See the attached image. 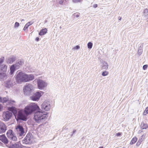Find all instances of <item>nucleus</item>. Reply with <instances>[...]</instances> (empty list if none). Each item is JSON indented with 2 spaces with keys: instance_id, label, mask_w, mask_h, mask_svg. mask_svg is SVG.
I'll use <instances>...</instances> for the list:
<instances>
[{
  "instance_id": "48",
  "label": "nucleus",
  "mask_w": 148,
  "mask_h": 148,
  "mask_svg": "<svg viewBox=\"0 0 148 148\" xmlns=\"http://www.w3.org/2000/svg\"><path fill=\"white\" fill-rule=\"evenodd\" d=\"M39 40V38L38 37H37L36 38V40L37 41H38Z\"/></svg>"
},
{
  "instance_id": "35",
  "label": "nucleus",
  "mask_w": 148,
  "mask_h": 148,
  "mask_svg": "<svg viewBox=\"0 0 148 148\" xmlns=\"http://www.w3.org/2000/svg\"><path fill=\"white\" fill-rule=\"evenodd\" d=\"M4 57H2L0 58V65L4 61Z\"/></svg>"
},
{
  "instance_id": "26",
  "label": "nucleus",
  "mask_w": 148,
  "mask_h": 148,
  "mask_svg": "<svg viewBox=\"0 0 148 148\" xmlns=\"http://www.w3.org/2000/svg\"><path fill=\"white\" fill-rule=\"evenodd\" d=\"M137 139L136 137L133 138L131 140L130 144L133 145L137 141Z\"/></svg>"
},
{
  "instance_id": "19",
  "label": "nucleus",
  "mask_w": 148,
  "mask_h": 148,
  "mask_svg": "<svg viewBox=\"0 0 148 148\" xmlns=\"http://www.w3.org/2000/svg\"><path fill=\"white\" fill-rule=\"evenodd\" d=\"M10 148H22L21 145L18 144V143H16L11 145Z\"/></svg>"
},
{
  "instance_id": "51",
  "label": "nucleus",
  "mask_w": 148,
  "mask_h": 148,
  "mask_svg": "<svg viewBox=\"0 0 148 148\" xmlns=\"http://www.w3.org/2000/svg\"><path fill=\"white\" fill-rule=\"evenodd\" d=\"M26 148H30L29 147H25Z\"/></svg>"
},
{
  "instance_id": "31",
  "label": "nucleus",
  "mask_w": 148,
  "mask_h": 148,
  "mask_svg": "<svg viewBox=\"0 0 148 148\" xmlns=\"http://www.w3.org/2000/svg\"><path fill=\"white\" fill-rule=\"evenodd\" d=\"M148 113V106L146 108L145 110L144 111L143 114L144 115H145L147 114Z\"/></svg>"
},
{
  "instance_id": "8",
  "label": "nucleus",
  "mask_w": 148,
  "mask_h": 148,
  "mask_svg": "<svg viewBox=\"0 0 148 148\" xmlns=\"http://www.w3.org/2000/svg\"><path fill=\"white\" fill-rule=\"evenodd\" d=\"M37 82L38 88L40 90L43 89L47 86V83L42 80L38 79Z\"/></svg>"
},
{
  "instance_id": "23",
  "label": "nucleus",
  "mask_w": 148,
  "mask_h": 148,
  "mask_svg": "<svg viewBox=\"0 0 148 148\" xmlns=\"http://www.w3.org/2000/svg\"><path fill=\"white\" fill-rule=\"evenodd\" d=\"M47 29L46 28L42 29L39 33V34L40 36L44 35L47 33Z\"/></svg>"
},
{
  "instance_id": "21",
  "label": "nucleus",
  "mask_w": 148,
  "mask_h": 148,
  "mask_svg": "<svg viewBox=\"0 0 148 148\" xmlns=\"http://www.w3.org/2000/svg\"><path fill=\"white\" fill-rule=\"evenodd\" d=\"M143 16L146 19H148V9L146 8L143 11Z\"/></svg>"
},
{
  "instance_id": "20",
  "label": "nucleus",
  "mask_w": 148,
  "mask_h": 148,
  "mask_svg": "<svg viewBox=\"0 0 148 148\" xmlns=\"http://www.w3.org/2000/svg\"><path fill=\"white\" fill-rule=\"evenodd\" d=\"M7 77V75L6 73L0 72V79H4Z\"/></svg>"
},
{
  "instance_id": "32",
  "label": "nucleus",
  "mask_w": 148,
  "mask_h": 148,
  "mask_svg": "<svg viewBox=\"0 0 148 148\" xmlns=\"http://www.w3.org/2000/svg\"><path fill=\"white\" fill-rule=\"evenodd\" d=\"M29 26L28 24H26L24 28H23V30L24 31H25L26 29H27L28 27Z\"/></svg>"
},
{
  "instance_id": "6",
  "label": "nucleus",
  "mask_w": 148,
  "mask_h": 148,
  "mask_svg": "<svg viewBox=\"0 0 148 148\" xmlns=\"http://www.w3.org/2000/svg\"><path fill=\"white\" fill-rule=\"evenodd\" d=\"M41 108L42 110L45 111H49L51 108L50 103L49 101H45L41 106Z\"/></svg>"
},
{
  "instance_id": "29",
  "label": "nucleus",
  "mask_w": 148,
  "mask_h": 148,
  "mask_svg": "<svg viewBox=\"0 0 148 148\" xmlns=\"http://www.w3.org/2000/svg\"><path fill=\"white\" fill-rule=\"evenodd\" d=\"M108 72L107 71H104L102 73L101 75L103 76H105L108 75Z\"/></svg>"
},
{
  "instance_id": "1",
  "label": "nucleus",
  "mask_w": 148,
  "mask_h": 148,
  "mask_svg": "<svg viewBox=\"0 0 148 148\" xmlns=\"http://www.w3.org/2000/svg\"><path fill=\"white\" fill-rule=\"evenodd\" d=\"M35 111L36 112L34 113V119L36 122L42 123L47 119V114L44 113V112L41 111L37 104L35 103H32L26 106L24 111L19 110L17 114V118L19 119L26 121L27 115Z\"/></svg>"
},
{
  "instance_id": "55",
  "label": "nucleus",
  "mask_w": 148,
  "mask_h": 148,
  "mask_svg": "<svg viewBox=\"0 0 148 148\" xmlns=\"http://www.w3.org/2000/svg\"><path fill=\"white\" fill-rule=\"evenodd\" d=\"M1 142H0V144H1Z\"/></svg>"
},
{
  "instance_id": "54",
  "label": "nucleus",
  "mask_w": 148,
  "mask_h": 148,
  "mask_svg": "<svg viewBox=\"0 0 148 148\" xmlns=\"http://www.w3.org/2000/svg\"><path fill=\"white\" fill-rule=\"evenodd\" d=\"M121 18L120 19H119V20H121Z\"/></svg>"
},
{
  "instance_id": "39",
  "label": "nucleus",
  "mask_w": 148,
  "mask_h": 148,
  "mask_svg": "<svg viewBox=\"0 0 148 148\" xmlns=\"http://www.w3.org/2000/svg\"><path fill=\"white\" fill-rule=\"evenodd\" d=\"M63 2V0H60L59 1V3L61 5H62V4Z\"/></svg>"
},
{
  "instance_id": "13",
  "label": "nucleus",
  "mask_w": 148,
  "mask_h": 148,
  "mask_svg": "<svg viewBox=\"0 0 148 148\" xmlns=\"http://www.w3.org/2000/svg\"><path fill=\"white\" fill-rule=\"evenodd\" d=\"M6 125L2 123H0V134L4 133L7 130Z\"/></svg>"
},
{
  "instance_id": "15",
  "label": "nucleus",
  "mask_w": 148,
  "mask_h": 148,
  "mask_svg": "<svg viewBox=\"0 0 148 148\" xmlns=\"http://www.w3.org/2000/svg\"><path fill=\"white\" fill-rule=\"evenodd\" d=\"M101 69L106 70L108 69V65L106 62L102 60L101 61Z\"/></svg>"
},
{
  "instance_id": "28",
  "label": "nucleus",
  "mask_w": 148,
  "mask_h": 148,
  "mask_svg": "<svg viewBox=\"0 0 148 148\" xmlns=\"http://www.w3.org/2000/svg\"><path fill=\"white\" fill-rule=\"evenodd\" d=\"M88 47L89 49L92 48V43L91 42H88L87 44Z\"/></svg>"
},
{
  "instance_id": "45",
  "label": "nucleus",
  "mask_w": 148,
  "mask_h": 148,
  "mask_svg": "<svg viewBox=\"0 0 148 148\" xmlns=\"http://www.w3.org/2000/svg\"><path fill=\"white\" fill-rule=\"evenodd\" d=\"M80 16V14L79 13H78L75 16L77 17H78L79 16Z\"/></svg>"
},
{
  "instance_id": "16",
  "label": "nucleus",
  "mask_w": 148,
  "mask_h": 148,
  "mask_svg": "<svg viewBox=\"0 0 148 148\" xmlns=\"http://www.w3.org/2000/svg\"><path fill=\"white\" fill-rule=\"evenodd\" d=\"M0 140L5 144L8 143V140L4 134L0 135Z\"/></svg>"
},
{
  "instance_id": "47",
  "label": "nucleus",
  "mask_w": 148,
  "mask_h": 148,
  "mask_svg": "<svg viewBox=\"0 0 148 148\" xmlns=\"http://www.w3.org/2000/svg\"><path fill=\"white\" fill-rule=\"evenodd\" d=\"M116 135L117 136H119L121 135V133H118L116 134Z\"/></svg>"
},
{
  "instance_id": "10",
  "label": "nucleus",
  "mask_w": 148,
  "mask_h": 148,
  "mask_svg": "<svg viewBox=\"0 0 148 148\" xmlns=\"http://www.w3.org/2000/svg\"><path fill=\"white\" fill-rule=\"evenodd\" d=\"M17 134L19 136H22L24 135L25 132L22 126L20 125H17L16 128Z\"/></svg>"
},
{
  "instance_id": "37",
  "label": "nucleus",
  "mask_w": 148,
  "mask_h": 148,
  "mask_svg": "<svg viewBox=\"0 0 148 148\" xmlns=\"http://www.w3.org/2000/svg\"><path fill=\"white\" fill-rule=\"evenodd\" d=\"M148 66L147 65H144L143 66V69L144 70H146L147 67Z\"/></svg>"
},
{
  "instance_id": "3",
  "label": "nucleus",
  "mask_w": 148,
  "mask_h": 148,
  "mask_svg": "<svg viewBox=\"0 0 148 148\" xmlns=\"http://www.w3.org/2000/svg\"><path fill=\"white\" fill-rule=\"evenodd\" d=\"M15 79L18 83L22 82H26V74L22 72H19L16 75Z\"/></svg>"
},
{
  "instance_id": "36",
  "label": "nucleus",
  "mask_w": 148,
  "mask_h": 148,
  "mask_svg": "<svg viewBox=\"0 0 148 148\" xmlns=\"http://www.w3.org/2000/svg\"><path fill=\"white\" fill-rule=\"evenodd\" d=\"M80 48V47L79 45H77L73 48V49H78Z\"/></svg>"
},
{
  "instance_id": "17",
  "label": "nucleus",
  "mask_w": 148,
  "mask_h": 148,
  "mask_svg": "<svg viewBox=\"0 0 148 148\" xmlns=\"http://www.w3.org/2000/svg\"><path fill=\"white\" fill-rule=\"evenodd\" d=\"M34 79V75L33 74H26V82L32 81Z\"/></svg>"
},
{
  "instance_id": "22",
  "label": "nucleus",
  "mask_w": 148,
  "mask_h": 148,
  "mask_svg": "<svg viewBox=\"0 0 148 148\" xmlns=\"http://www.w3.org/2000/svg\"><path fill=\"white\" fill-rule=\"evenodd\" d=\"M140 127L142 129H145L148 128V125L146 123H145L144 122H142L141 123Z\"/></svg>"
},
{
  "instance_id": "27",
  "label": "nucleus",
  "mask_w": 148,
  "mask_h": 148,
  "mask_svg": "<svg viewBox=\"0 0 148 148\" xmlns=\"http://www.w3.org/2000/svg\"><path fill=\"white\" fill-rule=\"evenodd\" d=\"M13 66H14L16 69H19L20 67V65H19V63H18L17 62H16L15 64H13Z\"/></svg>"
},
{
  "instance_id": "30",
  "label": "nucleus",
  "mask_w": 148,
  "mask_h": 148,
  "mask_svg": "<svg viewBox=\"0 0 148 148\" xmlns=\"http://www.w3.org/2000/svg\"><path fill=\"white\" fill-rule=\"evenodd\" d=\"M31 68L30 66H27L26 68V71L27 72H31L30 69Z\"/></svg>"
},
{
  "instance_id": "50",
  "label": "nucleus",
  "mask_w": 148,
  "mask_h": 148,
  "mask_svg": "<svg viewBox=\"0 0 148 148\" xmlns=\"http://www.w3.org/2000/svg\"><path fill=\"white\" fill-rule=\"evenodd\" d=\"M99 148H103V147H100Z\"/></svg>"
},
{
  "instance_id": "12",
  "label": "nucleus",
  "mask_w": 148,
  "mask_h": 148,
  "mask_svg": "<svg viewBox=\"0 0 148 148\" xmlns=\"http://www.w3.org/2000/svg\"><path fill=\"white\" fill-rule=\"evenodd\" d=\"M15 84V82L12 80H9L5 82V86L7 88H10L13 86Z\"/></svg>"
},
{
  "instance_id": "53",
  "label": "nucleus",
  "mask_w": 148,
  "mask_h": 148,
  "mask_svg": "<svg viewBox=\"0 0 148 148\" xmlns=\"http://www.w3.org/2000/svg\"><path fill=\"white\" fill-rule=\"evenodd\" d=\"M60 28H61V26L60 27Z\"/></svg>"
},
{
  "instance_id": "24",
  "label": "nucleus",
  "mask_w": 148,
  "mask_h": 148,
  "mask_svg": "<svg viewBox=\"0 0 148 148\" xmlns=\"http://www.w3.org/2000/svg\"><path fill=\"white\" fill-rule=\"evenodd\" d=\"M10 73L11 75H12L13 73L15 70H16V68L14 66L12 65L10 67Z\"/></svg>"
},
{
  "instance_id": "38",
  "label": "nucleus",
  "mask_w": 148,
  "mask_h": 148,
  "mask_svg": "<svg viewBox=\"0 0 148 148\" xmlns=\"http://www.w3.org/2000/svg\"><path fill=\"white\" fill-rule=\"evenodd\" d=\"M73 2L74 3H78L80 2V0H73Z\"/></svg>"
},
{
  "instance_id": "41",
  "label": "nucleus",
  "mask_w": 148,
  "mask_h": 148,
  "mask_svg": "<svg viewBox=\"0 0 148 148\" xmlns=\"http://www.w3.org/2000/svg\"><path fill=\"white\" fill-rule=\"evenodd\" d=\"M33 23V22L30 21L28 22L27 24H28L29 25V26L30 25H32Z\"/></svg>"
},
{
  "instance_id": "43",
  "label": "nucleus",
  "mask_w": 148,
  "mask_h": 148,
  "mask_svg": "<svg viewBox=\"0 0 148 148\" xmlns=\"http://www.w3.org/2000/svg\"><path fill=\"white\" fill-rule=\"evenodd\" d=\"M145 136H146V134H143V135L141 137L142 138H143L144 139V138H145Z\"/></svg>"
},
{
  "instance_id": "40",
  "label": "nucleus",
  "mask_w": 148,
  "mask_h": 148,
  "mask_svg": "<svg viewBox=\"0 0 148 148\" xmlns=\"http://www.w3.org/2000/svg\"><path fill=\"white\" fill-rule=\"evenodd\" d=\"M144 139L143 138H142V137L140 138L138 140V141H140V142H142L143 140Z\"/></svg>"
},
{
  "instance_id": "34",
  "label": "nucleus",
  "mask_w": 148,
  "mask_h": 148,
  "mask_svg": "<svg viewBox=\"0 0 148 148\" xmlns=\"http://www.w3.org/2000/svg\"><path fill=\"white\" fill-rule=\"evenodd\" d=\"M19 26V24L17 22H16L15 23L14 27L15 28L18 27Z\"/></svg>"
},
{
  "instance_id": "46",
  "label": "nucleus",
  "mask_w": 148,
  "mask_h": 148,
  "mask_svg": "<svg viewBox=\"0 0 148 148\" xmlns=\"http://www.w3.org/2000/svg\"><path fill=\"white\" fill-rule=\"evenodd\" d=\"M76 132V131L75 130H73V132L71 134V136H72L73 134L74 133H75Z\"/></svg>"
},
{
  "instance_id": "18",
  "label": "nucleus",
  "mask_w": 148,
  "mask_h": 148,
  "mask_svg": "<svg viewBox=\"0 0 148 148\" xmlns=\"http://www.w3.org/2000/svg\"><path fill=\"white\" fill-rule=\"evenodd\" d=\"M7 68V67L6 65L4 64L0 66V72L6 73Z\"/></svg>"
},
{
  "instance_id": "5",
  "label": "nucleus",
  "mask_w": 148,
  "mask_h": 148,
  "mask_svg": "<svg viewBox=\"0 0 148 148\" xmlns=\"http://www.w3.org/2000/svg\"><path fill=\"white\" fill-rule=\"evenodd\" d=\"M34 89V86L32 84H27L23 88L24 93L26 95H29Z\"/></svg>"
},
{
  "instance_id": "44",
  "label": "nucleus",
  "mask_w": 148,
  "mask_h": 148,
  "mask_svg": "<svg viewBox=\"0 0 148 148\" xmlns=\"http://www.w3.org/2000/svg\"><path fill=\"white\" fill-rule=\"evenodd\" d=\"M97 6V4H94L93 5V7L94 8H96Z\"/></svg>"
},
{
  "instance_id": "33",
  "label": "nucleus",
  "mask_w": 148,
  "mask_h": 148,
  "mask_svg": "<svg viewBox=\"0 0 148 148\" xmlns=\"http://www.w3.org/2000/svg\"><path fill=\"white\" fill-rule=\"evenodd\" d=\"M17 62L19 63L20 65H21L24 64V61L23 60H20Z\"/></svg>"
},
{
  "instance_id": "25",
  "label": "nucleus",
  "mask_w": 148,
  "mask_h": 148,
  "mask_svg": "<svg viewBox=\"0 0 148 148\" xmlns=\"http://www.w3.org/2000/svg\"><path fill=\"white\" fill-rule=\"evenodd\" d=\"M143 51V45L140 46L138 48V55H140Z\"/></svg>"
},
{
  "instance_id": "9",
  "label": "nucleus",
  "mask_w": 148,
  "mask_h": 148,
  "mask_svg": "<svg viewBox=\"0 0 148 148\" xmlns=\"http://www.w3.org/2000/svg\"><path fill=\"white\" fill-rule=\"evenodd\" d=\"M43 92L42 91L37 92L35 93L33 95L30 97L31 99L33 101H37L41 97L42 95L43 94Z\"/></svg>"
},
{
  "instance_id": "11",
  "label": "nucleus",
  "mask_w": 148,
  "mask_h": 148,
  "mask_svg": "<svg viewBox=\"0 0 148 148\" xmlns=\"http://www.w3.org/2000/svg\"><path fill=\"white\" fill-rule=\"evenodd\" d=\"M8 102L10 104L12 105L15 102L14 101H11L9 100L8 97H6L2 98L0 96V102L2 103H5Z\"/></svg>"
},
{
  "instance_id": "4",
  "label": "nucleus",
  "mask_w": 148,
  "mask_h": 148,
  "mask_svg": "<svg viewBox=\"0 0 148 148\" xmlns=\"http://www.w3.org/2000/svg\"><path fill=\"white\" fill-rule=\"evenodd\" d=\"M33 140V136L31 133L27 134L26 137L22 140L23 144L29 145L32 143Z\"/></svg>"
},
{
  "instance_id": "7",
  "label": "nucleus",
  "mask_w": 148,
  "mask_h": 148,
  "mask_svg": "<svg viewBox=\"0 0 148 148\" xmlns=\"http://www.w3.org/2000/svg\"><path fill=\"white\" fill-rule=\"evenodd\" d=\"M6 134L9 139L14 141L17 140V138L14 133L13 132L12 130H8Z\"/></svg>"
},
{
  "instance_id": "14",
  "label": "nucleus",
  "mask_w": 148,
  "mask_h": 148,
  "mask_svg": "<svg viewBox=\"0 0 148 148\" xmlns=\"http://www.w3.org/2000/svg\"><path fill=\"white\" fill-rule=\"evenodd\" d=\"M16 60V57L13 56H12L9 58H8L7 59L6 62L8 63L11 64L15 61Z\"/></svg>"
},
{
  "instance_id": "49",
  "label": "nucleus",
  "mask_w": 148,
  "mask_h": 148,
  "mask_svg": "<svg viewBox=\"0 0 148 148\" xmlns=\"http://www.w3.org/2000/svg\"><path fill=\"white\" fill-rule=\"evenodd\" d=\"M1 108H2V106H1V105L0 104V110L1 109Z\"/></svg>"
},
{
  "instance_id": "2",
  "label": "nucleus",
  "mask_w": 148,
  "mask_h": 148,
  "mask_svg": "<svg viewBox=\"0 0 148 148\" xmlns=\"http://www.w3.org/2000/svg\"><path fill=\"white\" fill-rule=\"evenodd\" d=\"M8 109L9 111H5L3 113V116L4 120L5 121H8L11 118L12 113L15 116L17 113L16 109L15 107H9Z\"/></svg>"
},
{
  "instance_id": "42",
  "label": "nucleus",
  "mask_w": 148,
  "mask_h": 148,
  "mask_svg": "<svg viewBox=\"0 0 148 148\" xmlns=\"http://www.w3.org/2000/svg\"><path fill=\"white\" fill-rule=\"evenodd\" d=\"M141 143V142H140V141H139L138 140V141L137 143H136V145L137 146H139Z\"/></svg>"
},
{
  "instance_id": "52",
  "label": "nucleus",
  "mask_w": 148,
  "mask_h": 148,
  "mask_svg": "<svg viewBox=\"0 0 148 148\" xmlns=\"http://www.w3.org/2000/svg\"><path fill=\"white\" fill-rule=\"evenodd\" d=\"M24 21V19H22V20H21V21Z\"/></svg>"
}]
</instances>
